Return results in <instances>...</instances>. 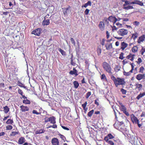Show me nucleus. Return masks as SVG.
Segmentation results:
<instances>
[{
	"label": "nucleus",
	"instance_id": "2",
	"mask_svg": "<svg viewBox=\"0 0 145 145\" xmlns=\"http://www.w3.org/2000/svg\"><path fill=\"white\" fill-rule=\"evenodd\" d=\"M111 79L113 81L115 86L117 87L119 85H123L125 84V82L123 78H116L114 76H111Z\"/></svg>",
	"mask_w": 145,
	"mask_h": 145
},
{
	"label": "nucleus",
	"instance_id": "18",
	"mask_svg": "<svg viewBox=\"0 0 145 145\" xmlns=\"http://www.w3.org/2000/svg\"><path fill=\"white\" fill-rule=\"evenodd\" d=\"M119 104L120 106V107L121 110L123 112L126 110L127 108L126 107L121 103H119Z\"/></svg>",
	"mask_w": 145,
	"mask_h": 145
},
{
	"label": "nucleus",
	"instance_id": "27",
	"mask_svg": "<svg viewBox=\"0 0 145 145\" xmlns=\"http://www.w3.org/2000/svg\"><path fill=\"white\" fill-rule=\"evenodd\" d=\"M74 86L75 88H77L79 86V84L78 82L76 81H74L73 82Z\"/></svg>",
	"mask_w": 145,
	"mask_h": 145
},
{
	"label": "nucleus",
	"instance_id": "46",
	"mask_svg": "<svg viewBox=\"0 0 145 145\" xmlns=\"http://www.w3.org/2000/svg\"><path fill=\"white\" fill-rule=\"evenodd\" d=\"M32 112L33 114H36L37 115H38L39 114H41V112H38L36 110H33V111Z\"/></svg>",
	"mask_w": 145,
	"mask_h": 145
},
{
	"label": "nucleus",
	"instance_id": "10",
	"mask_svg": "<svg viewBox=\"0 0 145 145\" xmlns=\"http://www.w3.org/2000/svg\"><path fill=\"white\" fill-rule=\"evenodd\" d=\"M114 138L113 136L111 134H109L107 136L105 137L104 138V140L106 142H108V141L109 138V139H112Z\"/></svg>",
	"mask_w": 145,
	"mask_h": 145
},
{
	"label": "nucleus",
	"instance_id": "24",
	"mask_svg": "<svg viewBox=\"0 0 145 145\" xmlns=\"http://www.w3.org/2000/svg\"><path fill=\"white\" fill-rule=\"evenodd\" d=\"M20 134V133L18 131L15 132V131H12L11 132L10 134V136H14L16 135Z\"/></svg>",
	"mask_w": 145,
	"mask_h": 145
},
{
	"label": "nucleus",
	"instance_id": "31",
	"mask_svg": "<svg viewBox=\"0 0 145 145\" xmlns=\"http://www.w3.org/2000/svg\"><path fill=\"white\" fill-rule=\"evenodd\" d=\"M135 86H136V88H138L139 90L141 89L142 87V85L141 84H136Z\"/></svg>",
	"mask_w": 145,
	"mask_h": 145
},
{
	"label": "nucleus",
	"instance_id": "6",
	"mask_svg": "<svg viewBox=\"0 0 145 145\" xmlns=\"http://www.w3.org/2000/svg\"><path fill=\"white\" fill-rule=\"evenodd\" d=\"M51 142L52 145H59V142L58 139L56 138L52 139Z\"/></svg>",
	"mask_w": 145,
	"mask_h": 145
},
{
	"label": "nucleus",
	"instance_id": "37",
	"mask_svg": "<svg viewBox=\"0 0 145 145\" xmlns=\"http://www.w3.org/2000/svg\"><path fill=\"white\" fill-rule=\"evenodd\" d=\"M88 5H91V1H89L87 3H86L84 5H83L82 7H84L86 8Z\"/></svg>",
	"mask_w": 145,
	"mask_h": 145
},
{
	"label": "nucleus",
	"instance_id": "62",
	"mask_svg": "<svg viewBox=\"0 0 145 145\" xmlns=\"http://www.w3.org/2000/svg\"><path fill=\"white\" fill-rule=\"evenodd\" d=\"M89 11V10H86L84 12L85 14L86 15H87L88 14Z\"/></svg>",
	"mask_w": 145,
	"mask_h": 145
},
{
	"label": "nucleus",
	"instance_id": "15",
	"mask_svg": "<svg viewBox=\"0 0 145 145\" xmlns=\"http://www.w3.org/2000/svg\"><path fill=\"white\" fill-rule=\"evenodd\" d=\"M131 119L133 123L135 122V123H138V122H139V121L137 118L133 115V117H131Z\"/></svg>",
	"mask_w": 145,
	"mask_h": 145
},
{
	"label": "nucleus",
	"instance_id": "26",
	"mask_svg": "<svg viewBox=\"0 0 145 145\" xmlns=\"http://www.w3.org/2000/svg\"><path fill=\"white\" fill-rule=\"evenodd\" d=\"M101 46L99 45L98 47L97 48V52L98 55H99L101 53Z\"/></svg>",
	"mask_w": 145,
	"mask_h": 145
},
{
	"label": "nucleus",
	"instance_id": "3",
	"mask_svg": "<svg viewBox=\"0 0 145 145\" xmlns=\"http://www.w3.org/2000/svg\"><path fill=\"white\" fill-rule=\"evenodd\" d=\"M103 67L105 71L110 75L112 74V72H111L112 68L108 63L106 62H103Z\"/></svg>",
	"mask_w": 145,
	"mask_h": 145
},
{
	"label": "nucleus",
	"instance_id": "53",
	"mask_svg": "<svg viewBox=\"0 0 145 145\" xmlns=\"http://www.w3.org/2000/svg\"><path fill=\"white\" fill-rule=\"evenodd\" d=\"M18 92L19 94H20L21 95H22L23 94V92L22 90L20 89H19L18 90Z\"/></svg>",
	"mask_w": 145,
	"mask_h": 145
},
{
	"label": "nucleus",
	"instance_id": "63",
	"mask_svg": "<svg viewBox=\"0 0 145 145\" xmlns=\"http://www.w3.org/2000/svg\"><path fill=\"white\" fill-rule=\"evenodd\" d=\"M106 37L107 39L109 37V33L108 31H106Z\"/></svg>",
	"mask_w": 145,
	"mask_h": 145
},
{
	"label": "nucleus",
	"instance_id": "58",
	"mask_svg": "<svg viewBox=\"0 0 145 145\" xmlns=\"http://www.w3.org/2000/svg\"><path fill=\"white\" fill-rule=\"evenodd\" d=\"M5 86V84L4 83H0V88H4Z\"/></svg>",
	"mask_w": 145,
	"mask_h": 145
},
{
	"label": "nucleus",
	"instance_id": "1",
	"mask_svg": "<svg viewBox=\"0 0 145 145\" xmlns=\"http://www.w3.org/2000/svg\"><path fill=\"white\" fill-rule=\"evenodd\" d=\"M122 2H124V3L123 6V9H132L133 8L132 5L136 4L140 6H142L143 3L141 1L138 0H135L133 1H131L127 0H121Z\"/></svg>",
	"mask_w": 145,
	"mask_h": 145
},
{
	"label": "nucleus",
	"instance_id": "29",
	"mask_svg": "<svg viewBox=\"0 0 145 145\" xmlns=\"http://www.w3.org/2000/svg\"><path fill=\"white\" fill-rule=\"evenodd\" d=\"M59 51L60 52L61 54L63 56H65L66 55V52L61 48L58 49Z\"/></svg>",
	"mask_w": 145,
	"mask_h": 145
},
{
	"label": "nucleus",
	"instance_id": "61",
	"mask_svg": "<svg viewBox=\"0 0 145 145\" xmlns=\"http://www.w3.org/2000/svg\"><path fill=\"white\" fill-rule=\"evenodd\" d=\"M98 99H96L95 100V104L97 105H99V103L98 102Z\"/></svg>",
	"mask_w": 145,
	"mask_h": 145
},
{
	"label": "nucleus",
	"instance_id": "5",
	"mask_svg": "<svg viewBox=\"0 0 145 145\" xmlns=\"http://www.w3.org/2000/svg\"><path fill=\"white\" fill-rule=\"evenodd\" d=\"M42 29L40 28H37L33 31L31 32V34L39 36L41 33Z\"/></svg>",
	"mask_w": 145,
	"mask_h": 145
},
{
	"label": "nucleus",
	"instance_id": "59",
	"mask_svg": "<svg viewBox=\"0 0 145 145\" xmlns=\"http://www.w3.org/2000/svg\"><path fill=\"white\" fill-rule=\"evenodd\" d=\"M61 127L64 129L67 130H69V129L67 127H65L63 126H61Z\"/></svg>",
	"mask_w": 145,
	"mask_h": 145
},
{
	"label": "nucleus",
	"instance_id": "41",
	"mask_svg": "<svg viewBox=\"0 0 145 145\" xmlns=\"http://www.w3.org/2000/svg\"><path fill=\"white\" fill-rule=\"evenodd\" d=\"M57 125L56 124H54L52 125H50L49 126L47 127V128H48L50 127H52L54 128H57Z\"/></svg>",
	"mask_w": 145,
	"mask_h": 145
},
{
	"label": "nucleus",
	"instance_id": "7",
	"mask_svg": "<svg viewBox=\"0 0 145 145\" xmlns=\"http://www.w3.org/2000/svg\"><path fill=\"white\" fill-rule=\"evenodd\" d=\"M145 39V35H142L139 37L137 42L138 44H141L144 41Z\"/></svg>",
	"mask_w": 145,
	"mask_h": 145
},
{
	"label": "nucleus",
	"instance_id": "32",
	"mask_svg": "<svg viewBox=\"0 0 145 145\" xmlns=\"http://www.w3.org/2000/svg\"><path fill=\"white\" fill-rule=\"evenodd\" d=\"M18 85L21 87H23L24 88H26V87L19 81H18Z\"/></svg>",
	"mask_w": 145,
	"mask_h": 145
},
{
	"label": "nucleus",
	"instance_id": "30",
	"mask_svg": "<svg viewBox=\"0 0 145 145\" xmlns=\"http://www.w3.org/2000/svg\"><path fill=\"white\" fill-rule=\"evenodd\" d=\"M138 36V34L135 32L132 35V37L134 40H135L137 38Z\"/></svg>",
	"mask_w": 145,
	"mask_h": 145
},
{
	"label": "nucleus",
	"instance_id": "25",
	"mask_svg": "<svg viewBox=\"0 0 145 145\" xmlns=\"http://www.w3.org/2000/svg\"><path fill=\"white\" fill-rule=\"evenodd\" d=\"M14 121L12 120L11 119H8L6 122V123L7 124L12 125Z\"/></svg>",
	"mask_w": 145,
	"mask_h": 145
},
{
	"label": "nucleus",
	"instance_id": "22",
	"mask_svg": "<svg viewBox=\"0 0 145 145\" xmlns=\"http://www.w3.org/2000/svg\"><path fill=\"white\" fill-rule=\"evenodd\" d=\"M45 131V130L44 129H41L40 130L36 131L35 132V133L36 134H40L44 133Z\"/></svg>",
	"mask_w": 145,
	"mask_h": 145
},
{
	"label": "nucleus",
	"instance_id": "56",
	"mask_svg": "<svg viewBox=\"0 0 145 145\" xmlns=\"http://www.w3.org/2000/svg\"><path fill=\"white\" fill-rule=\"evenodd\" d=\"M108 19H107L106 18H105V19L104 20V22L105 23V24H108Z\"/></svg>",
	"mask_w": 145,
	"mask_h": 145
},
{
	"label": "nucleus",
	"instance_id": "55",
	"mask_svg": "<svg viewBox=\"0 0 145 145\" xmlns=\"http://www.w3.org/2000/svg\"><path fill=\"white\" fill-rule=\"evenodd\" d=\"M121 91L122 92L123 94H125L126 93V91L123 89H121Z\"/></svg>",
	"mask_w": 145,
	"mask_h": 145
},
{
	"label": "nucleus",
	"instance_id": "17",
	"mask_svg": "<svg viewBox=\"0 0 145 145\" xmlns=\"http://www.w3.org/2000/svg\"><path fill=\"white\" fill-rule=\"evenodd\" d=\"M50 23L49 20H45L44 19L42 22V25L44 26H45V25H49Z\"/></svg>",
	"mask_w": 145,
	"mask_h": 145
},
{
	"label": "nucleus",
	"instance_id": "38",
	"mask_svg": "<svg viewBox=\"0 0 145 145\" xmlns=\"http://www.w3.org/2000/svg\"><path fill=\"white\" fill-rule=\"evenodd\" d=\"M87 127L89 129H89L91 125L90 121L89 120L87 121Z\"/></svg>",
	"mask_w": 145,
	"mask_h": 145
},
{
	"label": "nucleus",
	"instance_id": "51",
	"mask_svg": "<svg viewBox=\"0 0 145 145\" xmlns=\"http://www.w3.org/2000/svg\"><path fill=\"white\" fill-rule=\"evenodd\" d=\"M141 54L143 55L145 52V48L142 47L141 50Z\"/></svg>",
	"mask_w": 145,
	"mask_h": 145
},
{
	"label": "nucleus",
	"instance_id": "54",
	"mask_svg": "<svg viewBox=\"0 0 145 145\" xmlns=\"http://www.w3.org/2000/svg\"><path fill=\"white\" fill-rule=\"evenodd\" d=\"M142 62V60L140 58H139L138 59V61H137V63L139 64Z\"/></svg>",
	"mask_w": 145,
	"mask_h": 145
},
{
	"label": "nucleus",
	"instance_id": "45",
	"mask_svg": "<svg viewBox=\"0 0 145 145\" xmlns=\"http://www.w3.org/2000/svg\"><path fill=\"white\" fill-rule=\"evenodd\" d=\"M71 65L73 66H75L76 65V63L73 61L72 57L71 60Z\"/></svg>",
	"mask_w": 145,
	"mask_h": 145
},
{
	"label": "nucleus",
	"instance_id": "35",
	"mask_svg": "<svg viewBox=\"0 0 145 145\" xmlns=\"http://www.w3.org/2000/svg\"><path fill=\"white\" fill-rule=\"evenodd\" d=\"M6 128L7 130H10L12 129L13 127L11 125H8L6 126Z\"/></svg>",
	"mask_w": 145,
	"mask_h": 145
},
{
	"label": "nucleus",
	"instance_id": "23",
	"mask_svg": "<svg viewBox=\"0 0 145 145\" xmlns=\"http://www.w3.org/2000/svg\"><path fill=\"white\" fill-rule=\"evenodd\" d=\"M4 112L5 114H7L9 111L10 109L7 106L3 107Z\"/></svg>",
	"mask_w": 145,
	"mask_h": 145
},
{
	"label": "nucleus",
	"instance_id": "19",
	"mask_svg": "<svg viewBox=\"0 0 145 145\" xmlns=\"http://www.w3.org/2000/svg\"><path fill=\"white\" fill-rule=\"evenodd\" d=\"M49 121L51 123L54 124L56 123V118L53 116L49 117Z\"/></svg>",
	"mask_w": 145,
	"mask_h": 145
},
{
	"label": "nucleus",
	"instance_id": "60",
	"mask_svg": "<svg viewBox=\"0 0 145 145\" xmlns=\"http://www.w3.org/2000/svg\"><path fill=\"white\" fill-rule=\"evenodd\" d=\"M120 66H117L116 67V70H117V71H118L120 70Z\"/></svg>",
	"mask_w": 145,
	"mask_h": 145
},
{
	"label": "nucleus",
	"instance_id": "47",
	"mask_svg": "<svg viewBox=\"0 0 145 145\" xmlns=\"http://www.w3.org/2000/svg\"><path fill=\"white\" fill-rule=\"evenodd\" d=\"M101 79L103 80H106V78L105 75L104 74H103L101 76Z\"/></svg>",
	"mask_w": 145,
	"mask_h": 145
},
{
	"label": "nucleus",
	"instance_id": "9",
	"mask_svg": "<svg viewBox=\"0 0 145 145\" xmlns=\"http://www.w3.org/2000/svg\"><path fill=\"white\" fill-rule=\"evenodd\" d=\"M105 47L107 50H109L112 48V44L109 42H107L105 44Z\"/></svg>",
	"mask_w": 145,
	"mask_h": 145
},
{
	"label": "nucleus",
	"instance_id": "64",
	"mask_svg": "<svg viewBox=\"0 0 145 145\" xmlns=\"http://www.w3.org/2000/svg\"><path fill=\"white\" fill-rule=\"evenodd\" d=\"M22 145H32L30 143H28L27 142H24V144Z\"/></svg>",
	"mask_w": 145,
	"mask_h": 145
},
{
	"label": "nucleus",
	"instance_id": "20",
	"mask_svg": "<svg viewBox=\"0 0 145 145\" xmlns=\"http://www.w3.org/2000/svg\"><path fill=\"white\" fill-rule=\"evenodd\" d=\"M127 46L128 44L127 43H125L124 42H123L121 43L120 48L122 50H123L127 47Z\"/></svg>",
	"mask_w": 145,
	"mask_h": 145
},
{
	"label": "nucleus",
	"instance_id": "16",
	"mask_svg": "<svg viewBox=\"0 0 145 145\" xmlns=\"http://www.w3.org/2000/svg\"><path fill=\"white\" fill-rule=\"evenodd\" d=\"M99 27L101 30H104L105 29V25L104 23L102 22H100L99 25Z\"/></svg>",
	"mask_w": 145,
	"mask_h": 145
},
{
	"label": "nucleus",
	"instance_id": "57",
	"mask_svg": "<svg viewBox=\"0 0 145 145\" xmlns=\"http://www.w3.org/2000/svg\"><path fill=\"white\" fill-rule=\"evenodd\" d=\"M108 144L111 145H114V143L111 140H109L107 142Z\"/></svg>",
	"mask_w": 145,
	"mask_h": 145
},
{
	"label": "nucleus",
	"instance_id": "13",
	"mask_svg": "<svg viewBox=\"0 0 145 145\" xmlns=\"http://www.w3.org/2000/svg\"><path fill=\"white\" fill-rule=\"evenodd\" d=\"M25 141V138L24 137H21L18 140V144H22L24 143Z\"/></svg>",
	"mask_w": 145,
	"mask_h": 145
},
{
	"label": "nucleus",
	"instance_id": "33",
	"mask_svg": "<svg viewBox=\"0 0 145 145\" xmlns=\"http://www.w3.org/2000/svg\"><path fill=\"white\" fill-rule=\"evenodd\" d=\"M138 47L136 46H134L132 48V51L133 52L135 53L138 51Z\"/></svg>",
	"mask_w": 145,
	"mask_h": 145
},
{
	"label": "nucleus",
	"instance_id": "52",
	"mask_svg": "<svg viewBox=\"0 0 145 145\" xmlns=\"http://www.w3.org/2000/svg\"><path fill=\"white\" fill-rule=\"evenodd\" d=\"M91 95V92H88L86 93V98L88 99L89 96Z\"/></svg>",
	"mask_w": 145,
	"mask_h": 145
},
{
	"label": "nucleus",
	"instance_id": "34",
	"mask_svg": "<svg viewBox=\"0 0 145 145\" xmlns=\"http://www.w3.org/2000/svg\"><path fill=\"white\" fill-rule=\"evenodd\" d=\"M23 103L25 104H30L31 103L30 101L27 99L24 100L23 101Z\"/></svg>",
	"mask_w": 145,
	"mask_h": 145
},
{
	"label": "nucleus",
	"instance_id": "42",
	"mask_svg": "<svg viewBox=\"0 0 145 145\" xmlns=\"http://www.w3.org/2000/svg\"><path fill=\"white\" fill-rule=\"evenodd\" d=\"M133 24L136 26H138L140 24V22L137 21H135L133 22Z\"/></svg>",
	"mask_w": 145,
	"mask_h": 145
},
{
	"label": "nucleus",
	"instance_id": "43",
	"mask_svg": "<svg viewBox=\"0 0 145 145\" xmlns=\"http://www.w3.org/2000/svg\"><path fill=\"white\" fill-rule=\"evenodd\" d=\"M8 71L10 73L13 72L14 70L12 68H11V67L8 68Z\"/></svg>",
	"mask_w": 145,
	"mask_h": 145
},
{
	"label": "nucleus",
	"instance_id": "8",
	"mask_svg": "<svg viewBox=\"0 0 145 145\" xmlns=\"http://www.w3.org/2000/svg\"><path fill=\"white\" fill-rule=\"evenodd\" d=\"M108 20L113 23L114 24L116 23L117 20H118L115 17L112 16H110L108 18Z\"/></svg>",
	"mask_w": 145,
	"mask_h": 145
},
{
	"label": "nucleus",
	"instance_id": "28",
	"mask_svg": "<svg viewBox=\"0 0 145 145\" xmlns=\"http://www.w3.org/2000/svg\"><path fill=\"white\" fill-rule=\"evenodd\" d=\"M145 95V93L144 92L143 93H140L137 97V99L139 100L140 98L142 97Z\"/></svg>",
	"mask_w": 145,
	"mask_h": 145
},
{
	"label": "nucleus",
	"instance_id": "21",
	"mask_svg": "<svg viewBox=\"0 0 145 145\" xmlns=\"http://www.w3.org/2000/svg\"><path fill=\"white\" fill-rule=\"evenodd\" d=\"M135 56V55L130 54L126 57V58L127 59H129L131 61H133L134 60Z\"/></svg>",
	"mask_w": 145,
	"mask_h": 145
},
{
	"label": "nucleus",
	"instance_id": "11",
	"mask_svg": "<svg viewBox=\"0 0 145 145\" xmlns=\"http://www.w3.org/2000/svg\"><path fill=\"white\" fill-rule=\"evenodd\" d=\"M69 73L71 75L74 74L76 76L78 75V71L74 68L73 69V71H71L69 72Z\"/></svg>",
	"mask_w": 145,
	"mask_h": 145
},
{
	"label": "nucleus",
	"instance_id": "44",
	"mask_svg": "<svg viewBox=\"0 0 145 145\" xmlns=\"http://www.w3.org/2000/svg\"><path fill=\"white\" fill-rule=\"evenodd\" d=\"M123 55L124 54L123 53H121L120 54L119 58L122 60L124 58V57H123Z\"/></svg>",
	"mask_w": 145,
	"mask_h": 145
},
{
	"label": "nucleus",
	"instance_id": "39",
	"mask_svg": "<svg viewBox=\"0 0 145 145\" xmlns=\"http://www.w3.org/2000/svg\"><path fill=\"white\" fill-rule=\"evenodd\" d=\"M144 70V67H143L142 66L140 68V70L139 71V72L140 73H143V71Z\"/></svg>",
	"mask_w": 145,
	"mask_h": 145
},
{
	"label": "nucleus",
	"instance_id": "50",
	"mask_svg": "<svg viewBox=\"0 0 145 145\" xmlns=\"http://www.w3.org/2000/svg\"><path fill=\"white\" fill-rule=\"evenodd\" d=\"M72 43L74 45H75V42L74 39L72 38H71L70 39Z\"/></svg>",
	"mask_w": 145,
	"mask_h": 145
},
{
	"label": "nucleus",
	"instance_id": "36",
	"mask_svg": "<svg viewBox=\"0 0 145 145\" xmlns=\"http://www.w3.org/2000/svg\"><path fill=\"white\" fill-rule=\"evenodd\" d=\"M87 104V102H86L84 104H82V106L84 108L85 110L86 111L87 110V108H86V106Z\"/></svg>",
	"mask_w": 145,
	"mask_h": 145
},
{
	"label": "nucleus",
	"instance_id": "40",
	"mask_svg": "<svg viewBox=\"0 0 145 145\" xmlns=\"http://www.w3.org/2000/svg\"><path fill=\"white\" fill-rule=\"evenodd\" d=\"M59 135L60 136L61 138L62 139V140H63L64 142H65V140H66V138L63 135H61L60 134H59Z\"/></svg>",
	"mask_w": 145,
	"mask_h": 145
},
{
	"label": "nucleus",
	"instance_id": "4",
	"mask_svg": "<svg viewBox=\"0 0 145 145\" xmlns=\"http://www.w3.org/2000/svg\"><path fill=\"white\" fill-rule=\"evenodd\" d=\"M118 34L121 36H124L127 35L128 33V30L125 29H121L117 31Z\"/></svg>",
	"mask_w": 145,
	"mask_h": 145
},
{
	"label": "nucleus",
	"instance_id": "48",
	"mask_svg": "<svg viewBox=\"0 0 145 145\" xmlns=\"http://www.w3.org/2000/svg\"><path fill=\"white\" fill-rule=\"evenodd\" d=\"M105 40L104 39H102V40L101 41V44L102 46H103L105 45Z\"/></svg>",
	"mask_w": 145,
	"mask_h": 145
},
{
	"label": "nucleus",
	"instance_id": "49",
	"mask_svg": "<svg viewBox=\"0 0 145 145\" xmlns=\"http://www.w3.org/2000/svg\"><path fill=\"white\" fill-rule=\"evenodd\" d=\"M49 118L46 117L44 118V122L45 123H46L48 121H49Z\"/></svg>",
	"mask_w": 145,
	"mask_h": 145
},
{
	"label": "nucleus",
	"instance_id": "14",
	"mask_svg": "<svg viewBox=\"0 0 145 145\" xmlns=\"http://www.w3.org/2000/svg\"><path fill=\"white\" fill-rule=\"evenodd\" d=\"M144 77H145V75L144 74H139L137 76L136 78L138 80H140L144 78Z\"/></svg>",
	"mask_w": 145,
	"mask_h": 145
},
{
	"label": "nucleus",
	"instance_id": "12",
	"mask_svg": "<svg viewBox=\"0 0 145 145\" xmlns=\"http://www.w3.org/2000/svg\"><path fill=\"white\" fill-rule=\"evenodd\" d=\"M21 108V110L22 112H25V111H28L29 110V108L27 106H24L23 105L21 106H20Z\"/></svg>",
	"mask_w": 145,
	"mask_h": 145
}]
</instances>
